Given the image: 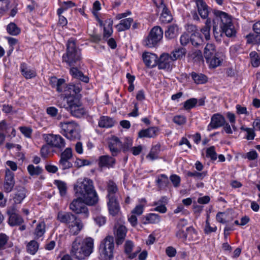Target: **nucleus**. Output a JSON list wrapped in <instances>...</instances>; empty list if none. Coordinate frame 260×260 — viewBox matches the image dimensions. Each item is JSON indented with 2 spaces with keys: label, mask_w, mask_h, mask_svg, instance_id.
Here are the masks:
<instances>
[{
  "label": "nucleus",
  "mask_w": 260,
  "mask_h": 260,
  "mask_svg": "<svg viewBox=\"0 0 260 260\" xmlns=\"http://www.w3.org/2000/svg\"><path fill=\"white\" fill-rule=\"evenodd\" d=\"M215 17L213 19V31L215 39L220 42L224 36L228 37L235 36L236 31L230 16L226 13L214 10Z\"/></svg>",
  "instance_id": "nucleus-1"
},
{
  "label": "nucleus",
  "mask_w": 260,
  "mask_h": 260,
  "mask_svg": "<svg viewBox=\"0 0 260 260\" xmlns=\"http://www.w3.org/2000/svg\"><path fill=\"white\" fill-rule=\"evenodd\" d=\"M74 190L76 197L82 199L86 205L92 206L98 201L93 182L89 178L79 179L74 185Z\"/></svg>",
  "instance_id": "nucleus-2"
},
{
  "label": "nucleus",
  "mask_w": 260,
  "mask_h": 260,
  "mask_svg": "<svg viewBox=\"0 0 260 260\" xmlns=\"http://www.w3.org/2000/svg\"><path fill=\"white\" fill-rule=\"evenodd\" d=\"M94 240L91 237H76L72 243L70 254L78 260H84L93 252Z\"/></svg>",
  "instance_id": "nucleus-3"
},
{
  "label": "nucleus",
  "mask_w": 260,
  "mask_h": 260,
  "mask_svg": "<svg viewBox=\"0 0 260 260\" xmlns=\"http://www.w3.org/2000/svg\"><path fill=\"white\" fill-rule=\"evenodd\" d=\"M66 51L62 57V61L70 67L78 64L82 59L80 49L77 46L76 41L70 38L66 44Z\"/></svg>",
  "instance_id": "nucleus-4"
},
{
  "label": "nucleus",
  "mask_w": 260,
  "mask_h": 260,
  "mask_svg": "<svg viewBox=\"0 0 260 260\" xmlns=\"http://www.w3.org/2000/svg\"><path fill=\"white\" fill-rule=\"evenodd\" d=\"M81 95L79 93L68 96L67 100V110L75 117L80 118L86 113V110L81 101Z\"/></svg>",
  "instance_id": "nucleus-5"
},
{
  "label": "nucleus",
  "mask_w": 260,
  "mask_h": 260,
  "mask_svg": "<svg viewBox=\"0 0 260 260\" xmlns=\"http://www.w3.org/2000/svg\"><path fill=\"white\" fill-rule=\"evenodd\" d=\"M114 242L112 236H107L102 240L99 247V253L102 260H111L114 257Z\"/></svg>",
  "instance_id": "nucleus-6"
},
{
  "label": "nucleus",
  "mask_w": 260,
  "mask_h": 260,
  "mask_svg": "<svg viewBox=\"0 0 260 260\" xmlns=\"http://www.w3.org/2000/svg\"><path fill=\"white\" fill-rule=\"evenodd\" d=\"M61 133L70 140H73L79 137V125L75 121H66L60 122L59 124Z\"/></svg>",
  "instance_id": "nucleus-7"
},
{
  "label": "nucleus",
  "mask_w": 260,
  "mask_h": 260,
  "mask_svg": "<svg viewBox=\"0 0 260 260\" xmlns=\"http://www.w3.org/2000/svg\"><path fill=\"white\" fill-rule=\"evenodd\" d=\"M55 89L58 92L62 93L67 100L68 96H73L79 93L81 90V87L79 84L68 85L64 79L60 78L59 83H58Z\"/></svg>",
  "instance_id": "nucleus-8"
},
{
  "label": "nucleus",
  "mask_w": 260,
  "mask_h": 260,
  "mask_svg": "<svg viewBox=\"0 0 260 260\" xmlns=\"http://www.w3.org/2000/svg\"><path fill=\"white\" fill-rule=\"evenodd\" d=\"M163 31L159 26H154L144 41L145 45L150 48L155 47L161 40Z\"/></svg>",
  "instance_id": "nucleus-9"
},
{
  "label": "nucleus",
  "mask_w": 260,
  "mask_h": 260,
  "mask_svg": "<svg viewBox=\"0 0 260 260\" xmlns=\"http://www.w3.org/2000/svg\"><path fill=\"white\" fill-rule=\"evenodd\" d=\"M43 138L49 146L59 150H62L66 146L64 139L59 135L45 134Z\"/></svg>",
  "instance_id": "nucleus-10"
},
{
  "label": "nucleus",
  "mask_w": 260,
  "mask_h": 260,
  "mask_svg": "<svg viewBox=\"0 0 260 260\" xmlns=\"http://www.w3.org/2000/svg\"><path fill=\"white\" fill-rule=\"evenodd\" d=\"M187 224V221L184 218H181L178 221L175 232V236L177 238L185 240L187 237V232L196 233L194 229L192 226L187 227L184 230Z\"/></svg>",
  "instance_id": "nucleus-11"
},
{
  "label": "nucleus",
  "mask_w": 260,
  "mask_h": 260,
  "mask_svg": "<svg viewBox=\"0 0 260 260\" xmlns=\"http://www.w3.org/2000/svg\"><path fill=\"white\" fill-rule=\"evenodd\" d=\"M84 204L82 199L77 197L70 204V209L76 214H82L84 218H87L89 215V211Z\"/></svg>",
  "instance_id": "nucleus-12"
},
{
  "label": "nucleus",
  "mask_w": 260,
  "mask_h": 260,
  "mask_svg": "<svg viewBox=\"0 0 260 260\" xmlns=\"http://www.w3.org/2000/svg\"><path fill=\"white\" fill-rule=\"evenodd\" d=\"M15 184L14 173L9 169H6L4 182V190L5 192L9 193L14 188Z\"/></svg>",
  "instance_id": "nucleus-13"
},
{
  "label": "nucleus",
  "mask_w": 260,
  "mask_h": 260,
  "mask_svg": "<svg viewBox=\"0 0 260 260\" xmlns=\"http://www.w3.org/2000/svg\"><path fill=\"white\" fill-rule=\"evenodd\" d=\"M225 122V118L219 113L213 114L211 118V121L207 126V131L210 132L212 129L223 126Z\"/></svg>",
  "instance_id": "nucleus-14"
},
{
  "label": "nucleus",
  "mask_w": 260,
  "mask_h": 260,
  "mask_svg": "<svg viewBox=\"0 0 260 260\" xmlns=\"http://www.w3.org/2000/svg\"><path fill=\"white\" fill-rule=\"evenodd\" d=\"M122 142L115 136H113L109 141L108 147L113 156H117L121 152Z\"/></svg>",
  "instance_id": "nucleus-15"
},
{
  "label": "nucleus",
  "mask_w": 260,
  "mask_h": 260,
  "mask_svg": "<svg viewBox=\"0 0 260 260\" xmlns=\"http://www.w3.org/2000/svg\"><path fill=\"white\" fill-rule=\"evenodd\" d=\"M134 247V244L131 240H126L124 245V253L127 258L133 259L136 257L138 254L141 251V248L139 247L137 248V250L133 252V249Z\"/></svg>",
  "instance_id": "nucleus-16"
},
{
  "label": "nucleus",
  "mask_w": 260,
  "mask_h": 260,
  "mask_svg": "<svg viewBox=\"0 0 260 260\" xmlns=\"http://www.w3.org/2000/svg\"><path fill=\"white\" fill-rule=\"evenodd\" d=\"M173 59L168 53L162 54L157 59V65L159 69H170L173 63Z\"/></svg>",
  "instance_id": "nucleus-17"
},
{
  "label": "nucleus",
  "mask_w": 260,
  "mask_h": 260,
  "mask_svg": "<svg viewBox=\"0 0 260 260\" xmlns=\"http://www.w3.org/2000/svg\"><path fill=\"white\" fill-rule=\"evenodd\" d=\"M127 233V229L123 225H117L115 226L114 235L115 236V242L117 245L123 243Z\"/></svg>",
  "instance_id": "nucleus-18"
},
{
  "label": "nucleus",
  "mask_w": 260,
  "mask_h": 260,
  "mask_svg": "<svg viewBox=\"0 0 260 260\" xmlns=\"http://www.w3.org/2000/svg\"><path fill=\"white\" fill-rule=\"evenodd\" d=\"M83 226L82 222L76 216L74 218L72 223L67 226L69 233L73 236L77 235L83 229Z\"/></svg>",
  "instance_id": "nucleus-19"
},
{
  "label": "nucleus",
  "mask_w": 260,
  "mask_h": 260,
  "mask_svg": "<svg viewBox=\"0 0 260 260\" xmlns=\"http://www.w3.org/2000/svg\"><path fill=\"white\" fill-rule=\"evenodd\" d=\"M159 5L156 4V7L161 11L160 17V20L165 23L170 22L172 20V17L170 11L166 7L162 0H158Z\"/></svg>",
  "instance_id": "nucleus-20"
},
{
  "label": "nucleus",
  "mask_w": 260,
  "mask_h": 260,
  "mask_svg": "<svg viewBox=\"0 0 260 260\" xmlns=\"http://www.w3.org/2000/svg\"><path fill=\"white\" fill-rule=\"evenodd\" d=\"M107 206L110 215L116 216L120 213V206L117 199H108Z\"/></svg>",
  "instance_id": "nucleus-21"
},
{
  "label": "nucleus",
  "mask_w": 260,
  "mask_h": 260,
  "mask_svg": "<svg viewBox=\"0 0 260 260\" xmlns=\"http://www.w3.org/2000/svg\"><path fill=\"white\" fill-rule=\"evenodd\" d=\"M20 71L23 76L26 79H32L37 76L36 70L25 62L21 63Z\"/></svg>",
  "instance_id": "nucleus-22"
},
{
  "label": "nucleus",
  "mask_w": 260,
  "mask_h": 260,
  "mask_svg": "<svg viewBox=\"0 0 260 260\" xmlns=\"http://www.w3.org/2000/svg\"><path fill=\"white\" fill-rule=\"evenodd\" d=\"M115 162L116 160L114 158L108 155H105L99 157L98 165L101 168H110L114 167Z\"/></svg>",
  "instance_id": "nucleus-23"
},
{
  "label": "nucleus",
  "mask_w": 260,
  "mask_h": 260,
  "mask_svg": "<svg viewBox=\"0 0 260 260\" xmlns=\"http://www.w3.org/2000/svg\"><path fill=\"white\" fill-rule=\"evenodd\" d=\"M75 216L76 215L71 212L60 211L57 213V220L67 226L69 224L72 223Z\"/></svg>",
  "instance_id": "nucleus-24"
},
{
  "label": "nucleus",
  "mask_w": 260,
  "mask_h": 260,
  "mask_svg": "<svg viewBox=\"0 0 260 260\" xmlns=\"http://www.w3.org/2000/svg\"><path fill=\"white\" fill-rule=\"evenodd\" d=\"M143 61L146 66L153 68L157 65V56L154 53L145 52L142 55Z\"/></svg>",
  "instance_id": "nucleus-25"
},
{
  "label": "nucleus",
  "mask_w": 260,
  "mask_h": 260,
  "mask_svg": "<svg viewBox=\"0 0 260 260\" xmlns=\"http://www.w3.org/2000/svg\"><path fill=\"white\" fill-rule=\"evenodd\" d=\"M198 11L201 17L205 19L208 17V7L204 0H195Z\"/></svg>",
  "instance_id": "nucleus-26"
},
{
  "label": "nucleus",
  "mask_w": 260,
  "mask_h": 260,
  "mask_svg": "<svg viewBox=\"0 0 260 260\" xmlns=\"http://www.w3.org/2000/svg\"><path fill=\"white\" fill-rule=\"evenodd\" d=\"M207 62L209 64V68L215 69L220 66L223 61V59L220 56L219 53H216L209 58H205Z\"/></svg>",
  "instance_id": "nucleus-27"
},
{
  "label": "nucleus",
  "mask_w": 260,
  "mask_h": 260,
  "mask_svg": "<svg viewBox=\"0 0 260 260\" xmlns=\"http://www.w3.org/2000/svg\"><path fill=\"white\" fill-rule=\"evenodd\" d=\"M26 189L23 186H18L17 191L14 194L13 200L15 204L21 203L26 197Z\"/></svg>",
  "instance_id": "nucleus-28"
},
{
  "label": "nucleus",
  "mask_w": 260,
  "mask_h": 260,
  "mask_svg": "<svg viewBox=\"0 0 260 260\" xmlns=\"http://www.w3.org/2000/svg\"><path fill=\"white\" fill-rule=\"evenodd\" d=\"M157 128L155 127L142 129L139 132L138 137L140 138H153L157 135Z\"/></svg>",
  "instance_id": "nucleus-29"
},
{
  "label": "nucleus",
  "mask_w": 260,
  "mask_h": 260,
  "mask_svg": "<svg viewBox=\"0 0 260 260\" xmlns=\"http://www.w3.org/2000/svg\"><path fill=\"white\" fill-rule=\"evenodd\" d=\"M178 34V27L176 24H171L168 26L165 32V38L168 40L175 38Z\"/></svg>",
  "instance_id": "nucleus-30"
},
{
  "label": "nucleus",
  "mask_w": 260,
  "mask_h": 260,
  "mask_svg": "<svg viewBox=\"0 0 260 260\" xmlns=\"http://www.w3.org/2000/svg\"><path fill=\"white\" fill-rule=\"evenodd\" d=\"M107 190L108 192L107 197L108 199H117L116 193L117 192L118 189L115 182L109 181L108 183Z\"/></svg>",
  "instance_id": "nucleus-31"
},
{
  "label": "nucleus",
  "mask_w": 260,
  "mask_h": 260,
  "mask_svg": "<svg viewBox=\"0 0 260 260\" xmlns=\"http://www.w3.org/2000/svg\"><path fill=\"white\" fill-rule=\"evenodd\" d=\"M71 67L70 73L73 77L79 79L84 83L88 82L89 78L87 76H84L83 73L79 71L77 68H74V67Z\"/></svg>",
  "instance_id": "nucleus-32"
},
{
  "label": "nucleus",
  "mask_w": 260,
  "mask_h": 260,
  "mask_svg": "<svg viewBox=\"0 0 260 260\" xmlns=\"http://www.w3.org/2000/svg\"><path fill=\"white\" fill-rule=\"evenodd\" d=\"M133 22L132 18H128L122 19L119 24L116 25V28L118 31H122L128 29L132 23Z\"/></svg>",
  "instance_id": "nucleus-33"
},
{
  "label": "nucleus",
  "mask_w": 260,
  "mask_h": 260,
  "mask_svg": "<svg viewBox=\"0 0 260 260\" xmlns=\"http://www.w3.org/2000/svg\"><path fill=\"white\" fill-rule=\"evenodd\" d=\"M160 216L159 215L155 213H149L145 216L143 218V223L147 224L148 223L156 224L160 221Z\"/></svg>",
  "instance_id": "nucleus-34"
},
{
  "label": "nucleus",
  "mask_w": 260,
  "mask_h": 260,
  "mask_svg": "<svg viewBox=\"0 0 260 260\" xmlns=\"http://www.w3.org/2000/svg\"><path fill=\"white\" fill-rule=\"evenodd\" d=\"M190 75L192 79L197 84H203L208 81V77L203 74L193 72Z\"/></svg>",
  "instance_id": "nucleus-35"
},
{
  "label": "nucleus",
  "mask_w": 260,
  "mask_h": 260,
  "mask_svg": "<svg viewBox=\"0 0 260 260\" xmlns=\"http://www.w3.org/2000/svg\"><path fill=\"white\" fill-rule=\"evenodd\" d=\"M190 42L194 47H200L203 46L204 41L199 32H195L191 35Z\"/></svg>",
  "instance_id": "nucleus-36"
},
{
  "label": "nucleus",
  "mask_w": 260,
  "mask_h": 260,
  "mask_svg": "<svg viewBox=\"0 0 260 260\" xmlns=\"http://www.w3.org/2000/svg\"><path fill=\"white\" fill-rule=\"evenodd\" d=\"M114 124V120L108 116H102L99 121V126L101 127L109 128Z\"/></svg>",
  "instance_id": "nucleus-37"
},
{
  "label": "nucleus",
  "mask_w": 260,
  "mask_h": 260,
  "mask_svg": "<svg viewBox=\"0 0 260 260\" xmlns=\"http://www.w3.org/2000/svg\"><path fill=\"white\" fill-rule=\"evenodd\" d=\"M186 53V50L185 48L183 47H180L175 49L171 53V56L173 59V61L177 59H180L185 56Z\"/></svg>",
  "instance_id": "nucleus-38"
},
{
  "label": "nucleus",
  "mask_w": 260,
  "mask_h": 260,
  "mask_svg": "<svg viewBox=\"0 0 260 260\" xmlns=\"http://www.w3.org/2000/svg\"><path fill=\"white\" fill-rule=\"evenodd\" d=\"M23 222L22 217L17 213L9 216L8 224L11 226L20 225Z\"/></svg>",
  "instance_id": "nucleus-39"
},
{
  "label": "nucleus",
  "mask_w": 260,
  "mask_h": 260,
  "mask_svg": "<svg viewBox=\"0 0 260 260\" xmlns=\"http://www.w3.org/2000/svg\"><path fill=\"white\" fill-rule=\"evenodd\" d=\"M104 27V37L109 38L113 34V20L111 19H108L105 21Z\"/></svg>",
  "instance_id": "nucleus-40"
},
{
  "label": "nucleus",
  "mask_w": 260,
  "mask_h": 260,
  "mask_svg": "<svg viewBox=\"0 0 260 260\" xmlns=\"http://www.w3.org/2000/svg\"><path fill=\"white\" fill-rule=\"evenodd\" d=\"M133 139L130 137H125L123 139V141L122 142V145L121 146V150L123 152L126 153L130 151L132 147H133Z\"/></svg>",
  "instance_id": "nucleus-41"
},
{
  "label": "nucleus",
  "mask_w": 260,
  "mask_h": 260,
  "mask_svg": "<svg viewBox=\"0 0 260 260\" xmlns=\"http://www.w3.org/2000/svg\"><path fill=\"white\" fill-rule=\"evenodd\" d=\"M46 224L44 221L39 222L35 230L34 235L36 238H39L43 236L45 233Z\"/></svg>",
  "instance_id": "nucleus-42"
},
{
  "label": "nucleus",
  "mask_w": 260,
  "mask_h": 260,
  "mask_svg": "<svg viewBox=\"0 0 260 260\" xmlns=\"http://www.w3.org/2000/svg\"><path fill=\"white\" fill-rule=\"evenodd\" d=\"M39 246V243L36 241L31 240L26 245L27 252L31 255H34L38 251Z\"/></svg>",
  "instance_id": "nucleus-43"
},
{
  "label": "nucleus",
  "mask_w": 260,
  "mask_h": 260,
  "mask_svg": "<svg viewBox=\"0 0 260 260\" xmlns=\"http://www.w3.org/2000/svg\"><path fill=\"white\" fill-rule=\"evenodd\" d=\"M217 53L216 51L215 46L212 43L207 44L204 49V57L205 58H209V56H211Z\"/></svg>",
  "instance_id": "nucleus-44"
},
{
  "label": "nucleus",
  "mask_w": 260,
  "mask_h": 260,
  "mask_svg": "<svg viewBox=\"0 0 260 260\" xmlns=\"http://www.w3.org/2000/svg\"><path fill=\"white\" fill-rule=\"evenodd\" d=\"M7 31L12 36H17L20 33V29L14 22H11L7 26Z\"/></svg>",
  "instance_id": "nucleus-45"
},
{
  "label": "nucleus",
  "mask_w": 260,
  "mask_h": 260,
  "mask_svg": "<svg viewBox=\"0 0 260 260\" xmlns=\"http://www.w3.org/2000/svg\"><path fill=\"white\" fill-rule=\"evenodd\" d=\"M54 184L57 186L60 196L61 197L65 196L66 195L67 190L66 183L61 180H56L54 181Z\"/></svg>",
  "instance_id": "nucleus-46"
},
{
  "label": "nucleus",
  "mask_w": 260,
  "mask_h": 260,
  "mask_svg": "<svg viewBox=\"0 0 260 260\" xmlns=\"http://www.w3.org/2000/svg\"><path fill=\"white\" fill-rule=\"evenodd\" d=\"M159 152V147L156 145L153 147L149 154L147 155L146 158L151 160H154L158 158V153Z\"/></svg>",
  "instance_id": "nucleus-47"
},
{
  "label": "nucleus",
  "mask_w": 260,
  "mask_h": 260,
  "mask_svg": "<svg viewBox=\"0 0 260 260\" xmlns=\"http://www.w3.org/2000/svg\"><path fill=\"white\" fill-rule=\"evenodd\" d=\"M251 65L257 67L260 64V57L255 51H252L249 54Z\"/></svg>",
  "instance_id": "nucleus-48"
},
{
  "label": "nucleus",
  "mask_w": 260,
  "mask_h": 260,
  "mask_svg": "<svg viewBox=\"0 0 260 260\" xmlns=\"http://www.w3.org/2000/svg\"><path fill=\"white\" fill-rule=\"evenodd\" d=\"M27 171L31 176L39 175L42 172V169L39 166L35 167L33 165H29L27 167Z\"/></svg>",
  "instance_id": "nucleus-49"
},
{
  "label": "nucleus",
  "mask_w": 260,
  "mask_h": 260,
  "mask_svg": "<svg viewBox=\"0 0 260 260\" xmlns=\"http://www.w3.org/2000/svg\"><path fill=\"white\" fill-rule=\"evenodd\" d=\"M198 103V100L196 98H191L186 100L183 104L184 108L188 110L194 108Z\"/></svg>",
  "instance_id": "nucleus-50"
},
{
  "label": "nucleus",
  "mask_w": 260,
  "mask_h": 260,
  "mask_svg": "<svg viewBox=\"0 0 260 260\" xmlns=\"http://www.w3.org/2000/svg\"><path fill=\"white\" fill-rule=\"evenodd\" d=\"M247 42L249 43L258 44L260 43V34H249L247 36Z\"/></svg>",
  "instance_id": "nucleus-51"
},
{
  "label": "nucleus",
  "mask_w": 260,
  "mask_h": 260,
  "mask_svg": "<svg viewBox=\"0 0 260 260\" xmlns=\"http://www.w3.org/2000/svg\"><path fill=\"white\" fill-rule=\"evenodd\" d=\"M215 149V147L212 146L208 148L206 150V157L210 158L212 160H215L217 159V154Z\"/></svg>",
  "instance_id": "nucleus-52"
},
{
  "label": "nucleus",
  "mask_w": 260,
  "mask_h": 260,
  "mask_svg": "<svg viewBox=\"0 0 260 260\" xmlns=\"http://www.w3.org/2000/svg\"><path fill=\"white\" fill-rule=\"evenodd\" d=\"M186 174L188 177H194L197 179L202 180L207 175V172H203L200 173L197 171H188Z\"/></svg>",
  "instance_id": "nucleus-53"
},
{
  "label": "nucleus",
  "mask_w": 260,
  "mask_h": 260,
  "mask_svg": "<svg viewBox=\"0 0 260 260\" xmlns=\"http://www.w3.org/2000/svg\"><path fill=\"white\" fill-rule=\"evenodd\" d=\"M73 157V151L71 148H67L60 154V159L70 160Z\"/></svg>",
  "instance_id": "nucleus-54"
},
{
  "label": "nucleus",
  "mask_w": 260,
  "mask_h": 260,
  "mask_svg": "<svg viewBox=\"0 0 260 260\" xmlns=\"http://www.w3.org/2000/svg\"><path fill=\"white\" fill-rule=\"evenodd\" d=\"M59 165L60 168L62 170H66L71 168L73 167V164L70 161V160L60 159L59 161Z\"/></svg>",
  "instance_id": "nucleus-55"
},
{
  "label": "nucleus",
  "mask_w": 260,
  "mask_h": 260,
  "mask_svg": "<svg viewBox=\"0 0 260 260\" xmlns=\"http://www.w3.org/2000/svg\"><path fill=\"white\" fill-rule=\"evenodd\" d=\"M9 239V237L5 234L1 233L0 234V250H4L6 248L5 246Z\"/></svg>",
  "instance_id": "nucleus-56"
},
{
  "label": "nucleus",
  "mask_w": 260,
  "mask_h": 260,
  "mask_svg": "<svg viewBox=\"0 0 260 260\" xmlns=\"http://www.w3.org/2000/svg\"><path fill=\"white\" fill-rule=\"evenodd\" d=\"M50 146L47 144L44 145L41 149V156L44 158H47L50 153Z\"/></svg>",
  "instance_id": "nucleus-57"
},
{
  "label": "nucleus",
  "mask_w": 260,
  "mask_h": 260,
  "mask_svg": "<svg viewBox=\"0 0 260 260\" xmlns=\"http://www.w3.org/2000/svg\"><path fill=\"white\" fill-rule=\"evenodd\" d=\"M9 4V0H0V14H4L8 10Z\"/></svg>",
  "instance_id": "nucleus-58"
},
{
  "label": "nucleus",
  "mask_w": 260,
  "mask_h": 260,
  "mask_svg": "<svg viewBox=\"0 0 260 260\" xmlns=\"http://www.w3.org/2000/svg\"><path fill=\"white\" fill-rule=\"evenodd\" d=\"M94 221L99 226L104 225L106 222V218L102 215H96L93 217Z\"/></svg>",
  "instance_id": "nucleus-59"
},
{
  "label": "nucleus",
  "mask_w": 260,
  "mask_h": 260,
  "mask_svg": "<svg viewBox=\"0 0 260 260\" xmlns=\"http://www.w3.org/2000/svg\"><path fill=\"white\" fill-rule=\"evenodd\" d=\"M217 230V227L216 226H214L213 227H212L209 223L208 218L207 219L206 221V224L205 226V233L207 234H209L212 232H215Z\"/></svg>",
  "instance_id": "nucleus-60"
},
{
  "label": "nucleus",
  "mask_w": 260,
  "mask_h": 260,
  "mask_svg": "<svg viewBox=\"0 0 260 260\" xmlns=\"http://www.w3.org/2000/svg\"><path fill=\"white\" fill-rule=\"evenodd\" d=\"M173 121L178 125H182L186 122V118L184 116L177 115L174 117Z\"/></svg>",
  "instance_id": "nucleus-61"
},
{
  "label": "nucleus",
  "mask_w": 260,
  "mask_h": 260,
  "mask_svg": "<svg viewBox=\"0 0 260 260\" xmlns=\"http://www.w3.org/2000/svg\"><path fill=\"white\" fill-rule=\"evenodd\" d=\"M170 180L175 187H177L180 185L181 178L178 175L175 174L172 175L170 176Z\"/></svg>",
  "instance_id": "nucleus-62"
},
{
  "label": "nucleus",
  "mask_w": 260,
  "mask_h": 260,
  "mask_svg": "<svg viewBox=\"0 0 260 260\" xmlns=\"http://www.w3.org/2000/svg\"><path fill=\"white\" fill-rule=\"evenodd\" d=\"M190 40V36L187 34H182L180 38V42L182 46H186Z\"/></svg>",
  "instance_id": "nucleus-63"
},
{
  "label": "nucleus",
  "mask_w": 260,
  "mask_h": 260,
  "mask_svg": "<svg viewBox=\"0 0 260 260\" xmlns=\"http://www.w3.org/2000/svg\"><path fill=\"white\" fill-rule=\"evenodd\" d=\"M210 27H203L200 30L206 41H209L210 39Z\"/></svg>",
  "instance_id": "nucleus-64"
}]
</instances>
